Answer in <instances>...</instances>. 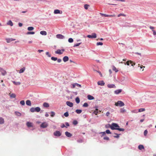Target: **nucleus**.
Returning a JSON list of instances; mask_svg holds the SVG:
<instances>
[{"label": "nucleus", "mask_w": 156, "mask_h": 156, "mask_svg": "<svg viewBox=\"0 0 156 156\" xmlns=\"http://www.w3.org/2000/svg\"><path fill=\"white\" fill-rule=\"evenodd\" d=\"M0 71L1 73L2 74L3 76H5L7 73L6 71L1 68H0Z\"/></svg>", "instance_id": "nucleus-5"}, {"label": "nucleus", "mask_w": 156, "mask_h": 156, "mask_svg": "<svg viewBox=\"0 0 156 156\" xmlns=\"http://www.w3.org/2000/svg\"><path fill=\"white\" fill-rule=\"evenodd\" d=\"M96 71L99 73V74L102 77V74H101V73L100 72L98 71Z\"/></svg>", "instance_id": "nucleus-63"}, {"label": "nucleus", "mask_w": 156, "mask_h": 156, "mask_svg": "<svg viewBox=\"0 0 156 156\" xmlns=\"http://www.w3.org/2000/svg\"><path fill=\"white\" fill-rule=\"evenodd\" d=\"M115 134L116 135V136H114V137L115 138H118L119 137V134H116V133H115Z\"/></svg>", "instance_id": "nucleus-52"}, {"label": "nucleus", "mask_w": 156, "mask_h": 156, "mask_svg": "<svg viewBox=\"0 0 156 156\" xmlns=\"http://www.w3.org/2000/svg\"><path fill=\"white\" fill-rule=\"evenodd\" d=\"M87 98H88V99L90 100H93L94 98V97L93 96H91V95H88L87 96Z\"/></svg>", "instance_id": "nucleus-22"}, {"label": "nucleus", "mask_w": 156, "mask_h": 156, "mask_svg": "<svg viewBox=\"0 0 156 156\" xmlns=\"http://www.w3.org/2000/svg\"><path fill=\"white\" fill-rule=\"evenodd\" d=\"M78 123V122L76 120H74L73 122V124L74 125H76Z\"/></svg>", "instance_id": "nucleus-49"}, {"label": "nucleus", "mask_w": 156, "mask_h": 156, "mask_svg": "<svg viewBox=\"0 0 156 156\" xmlns=\"http://www.w3.org/2000/svg\"><path fill=\"white\" fill-rule=\"evenodd\" d=\"M4 123V120L3 118L2 117L0 118V124H2Z\"/></svg>", "instance_id": "nucleus-28"}, {"label": "nucleus", "mask_w": 156, "mask_h": 156, "mask_svg": "<svg viewBox=\"0 0 156 156\" xmlns=\"http://www.w3.org/2000/svg\"><path fill=\"white\" fill-rule=\"evenodd\" d=\"M76 86H77V87H81V85L78 84L77 83H76Z\"/></svg>", "instance_id": "nucleus-61"}, {"label": "nucleus", "mask_w": 156, "mask_h": 156, "mask_svg": "<svg viewBox=\"0 0 156 156\" xmlns=\"http://www.w3.org/2000/svg\"><path fill=\"white\" fill-rule=\"evenodd\" d=\"M115 105L116 106H119L120 107H122L124 106L125 105L123 102L122 101H118L117 102L115 103Z\"/></svg>", "instance_id": "nucleus-3"}, {"label": "nucleus", "mask_w": 156, "mask_h": 156, "mask_svg": "<svg viewBox=\"0 0 156 156\" xmlns=\"http://www.w3.org/2000/svg\"><path fill=\"white\" fill-rule=\"evenodd\" d=\"M87 37L89 38H96L97 37L96 34L94 33L92 35H88L87 36Z\"/></svg>", "instance_id": "nucleus-6"}, {"label": "nucleus", "mask_w": 156, "mask_h": 156, "mask_svg": "<svg viewBox=\"0 0 156 156\" xmlns=\"http://www.w3.org/2000/svg\"><path fill=\"white\" fill-rule=\"evenodd\" d=\"M129 63H130L129 60V61H128L126 62V64H127V65L129 66ZM125 65L126 64V63H125Z\"/></svg>", "instance_id": "nucleus-59"}, {"label": "nucleus", "mask_w": 156, "mask_h": 156, "mask_svg": "<svg viewBox=\"0 0 156 156\" xmlns=\"http://www.w3.org/2000/svg\"><path fill=\"white\" fill-rule=\"evenodd\" d=\"M100 14L101 16H104L105 17H108V15H106V14H103V13H100Z\"/></svg>", "instance_id": "nucleus-47"}, {"label": "nucleus", "mask_w": 156, "mask_h": 156, "mask_svg": "<svg viewBox=\"0 0 156 156\" xmlns=\"http://www.w3.org/2000/svg\"><path fill=\"white\" fill-rule=\"evenodd\" d=\"M25 70V67H23L22 68L20 69L19 70V73H23Z\"/></svg>", "instance_id": "nucleus-20"}, {"label": "nucleus", "mask_w": 156, "mask_h": 156, "mask_svg": "<svg viewBox=\"0 0 156 156\" xmlns=\"http://www.w3.org/2000/svg\"><path fill=\"white\" fill-rule=\"evenodd\" d=\"M40 34L42 35H46L47 34V32L45 31H41L40 32Z\"/></svg>", "instance_id": "nucleus-19"}, {"label": "nucleus", "mask_w": 156, "mask_h": 156, "mask_svg": "<svg viewBox=\"0 0 156 156\" xmlns=\"http://www.w3.org/2000/svg\"><path fill=\"white\" fill-rule=\"evenodd\" d=\"M56 37L57 38L60 39H63L64 38V36L60 34H58L56 35Z\"/></svg>", "instance_id": "nucleus-8"}, {"label": "nucleus", "mask_w": 156, "mask_h": 156, "mask_svg": "<svg viewBox=\"0 0 156 156\" xmlns=\"http://www.w3.org/2000/svg\"><path fill=\"white\" fill-rule=\"evenodd\" d=\"M111 129L112 130H117L121 131H124V129L120 128L118 124L115 123H112Z\"/></svg>", "instance_id": "nucleus-1"}, {"label": "nucleus", "mask_w": 156, "mask_h": 156, "mask_svg": "<svg viewBox=\"0 0 156 156\" xmlns=\"http://www.w3.org/2000/svg\"><path fill=\"white\" fill-rule=\"evenodd\" d=\"M20 103L22 105H25V101L24 100L21 101Z\"/></svg>", "instance_id": "nucleus-41"}, {"label": "nucleus", "mask_w": 156, "mask_h": 156, "mask_svg": "<svg viewBox=\"0 0 156 156\" xmlns=\"http://www.w3.org/2000/svg\"><path fill=\"white\" fill-rule=\"evenodd\" d=\"M103 44V43L101 42H97L96 44V45L97 46L99 45H102Z\"/></svg>", "instance_id": "nucleus-48"}, {"label": "nucleus", "mask_w": 156, "mask_h": 156, "mask_svg": "<svg viewBox=\"0 0 156 156\" xmlns=\"http://www.w3.org/2000/svg\"><path fill=\"white\" fill-rule=\"evenodd\" d=\"M34 29V27H29L27 28V30L29 31L32 30Z\"/></svg>", "instance_id": "nucleus-31"}, {"label": "nucleus", "mask_w": 156, "mask_h": 156, "mask_svg": "<svg viewBox=\"0 0 156 156\" xmlns=\"http://www.w3.org/2000/svg\"><path fill=\"white\" fill-rule=\"evenodd\" d=\"M82 110L80 109H77L76 110V112L77 114H80L82 112Z\"/></svg>", "instance_id": "nucleus-35"}, {"label": "nucleus", "mask_w": 156, "mask_h": 156, "mask_svg": "<svg viewBox=\"0 0 156 156\" xmlns=\"http://www.w3.org/2000/svg\"><path fill=\"white\" fill-rule=\"evenodd\" d=\"M130 63L131 64L132 66H133L135 65V63L132 61L129 60Z\"/></svg>", "instance_id": "nucleus-38"}, {"label": "nucleus", "mask_w": 156, "mask_h": 156, "mask_svg": "<svg viewBox=\"0 0 156 156\" xmlns=\"http://www.w3.org/2000/svg\"><path fill=\"white\" fill-rule=\"evenodd\" d=\"M26 104L28 106H30L31 105V102L30 100H27L26 101Z\"/></svg>", "instance_id": "nucleus-23"}, {"label": "nucleus", "mask_w": 156, "mask_h": 156, "mask_svg": "<svg viewBox=\"0 0 156 156\" xmlns=\"http://www.w3.org/2000/svg\"><path fill=\"white\" fill-rule=\"evenodd\" d=\"M122 91V90L121 89H119L115 91L114 92L115 94H118L120 93Z\"/></svg>", "instance_id": "nucleus-16"}, {"label": "nucleus", "mask_w": 156, "mask_h": 156, "mask_svg": "<svg viewBox=\"0 0 156 156\" xmlns=\"http://www.w3.org/2000/svg\"><path fill=\"white\" fill-rule=\"evenodd\" d=\"M9 96H10V97L11 98H16V95L15 94H13H13L9 93Z\"/></svg>", "instance_id": "nucleus-18"}, {"label": "nucleus", "mask_w": 156, "mask_h": 156, "mask_svg": "<svg viewBox=\"0 0 156 156\" xmlns=\"http://www.w3.org/2000/svg\"><path fill=\"white\" fill-rule=\"evenodd\" d=\"M107 86L109 88H115L116 87L114 84H108L107 85Z\"/></svg>", "instance_id": "nucleus-13"}, {"label": "nucleus", "mask_w": 156, "mask_h": 156, "mask_svg": "<svg viewBox=\"0 0 156 156\" xmlns=\"http://www.w3.org/2000/svg\"><path fill=\"white\" fill-rule=\"evenodd\" d=\"M12 82L15 85H20V84H21V83L20 82H16L15 81H12Z\"/></svg>", "instance_id": "nucleus-27"}, {"label": "nucleus", "mask_w": 156, "mask_h": 156, "mask_svg": "<svg viewBox=\"0 0 156 156\" xmlns=\"http://www.w3.org/2000/svg\"><path fill=\"white\" fill-rule=\"evenodd\" d=\"M63 60L64 62H66L69 60V58L67 56H65L63 57Z\"/></svg>", "instance_id": "nucleus-17"}, {"label": "nucleus", "mask_w": 156, "mask_h": 156, "mask_svg": "<svg viewBox=\"0 0 156 156\" xmlns=\"http://www.w3.org/2000/svg\"><path fill=\"white\" fill-rule=\"evenodd\" d=\"M62 12L61 11V12H60V10L58 9H55L54 11V13L55 14H62Z\"/></svg>", "instance_id": "nucleus-14"}, {"label": "nucleus", "mask_w": 156, "mask_h": 156, "mask_svg": "<svg viewBox=\"0 0 156 156\" xmlns=\"http://www.w3.org/2000/svg\"><path fill=\"white\" fill-rule=\"evenodd\" d=\"M61 134L60 132L59 131H56L54 133V135L56 136H60Z\"/></svg>", "instance_id": "nucleus-4"}, {"label": "nucleus", "mask_w": 156, "mask_h": 156, "mask_svg": "<svg viewBox=\"0 0 156 156\" xmlns=\"http://www.w3.org/2000/svg\"><path fill=\"white\" fill-rule=\"evenodd\" d=\"M64 115L66 117H67L69 116V114L68 112H66L64 113Z\"/></svg>", "instance_id": "nucleus-50"}, {"label": "nucleus", "mask_w": 156, "mask_h": 156, "mask_svg": "<svg viewBox=\"0 0 156 156\" xmlns=\"http://www.w3.org/2000/svg\"><path fill=\"white\" fill-rule=\"evenodd\" d=\"M115 16V14H113L112 15H108V17H114Z\"/></svg>", "instance_id": "nucleus-58"}, {"label": "nucleus", "mask_w": 156, "mask_h": 156, "mask_svg": "<svg viewBox=\"0 0 156 156\" xmlns=\"http://www.w3.org/2000/svg\"><path fill=\"white\" fill-rule=\"evenodd\" d=\"M89 6V5L86 4L84 5V8L85 9H87Z\"/></svg>", "instance_id": "nucleus-45"}, {"label": "nucleus", "mask_w": 156, "mask_h": 156, "mask_svg": "<svg viewBox=\"0 0 156 156\" xmlns=\"http://www.w3.org/2000/svg\"><path fill=\"white\" fill-rule=\"evenodd\" d=\"M126 112V110L124 108H121L120 110V112L122 113H123Z\"/></svg>", "instance_id": "nucleus-30"}, {"label": "nucleus", "mask_w": 156, "mask_h": 156, "mask_svg": "<svg viewBox=\"0 0 156 156\" xmlns=\"http://www.w3.org/2000/svg\"><path fill=\"white\" fill-rule=\"evenodd\" d=\"M104 139L105 140H109V138L107 136L105 137L104 138Z\"/></svg>", "instance_id": "nucleus-56"}, {"label": "nucleus", "mask_w": 156, "mask_h": 156, "mask_svg": "<svg viewBox=\"0 0 156 156\" xmlns=\"http://www.w3.org/2000/svg\"><path fill=\"white\" fill-rule=\"evenodd\" d=\"M15 39H13L12 38H7L6 39V40L7 43H9L11 41L15 40Z\"/></svg>", "instance_id": "nucleus-10"}, {"label": "nucleus", "mask_w": 156, "mask_h": 156, "mask_svg": "<svg viewBox=\"0 0 156 156\" xmlns=\"http://www.w3.org/2000/svg\"><path fill=\"white\" fill-rule=\"evenodd\" d=\"M57 60L58 62H59V63L60 62L62 61V60L61 59H59V58L58 59H57Z\"/></svg>", "instance_id": "nucleus-62"}, {"label": "nucleus", "mask_w": 156, "mask_h": 156, "mask_svg": "<svg viewBox=\"0 0 156 156\" xmlns=\"http://www.w3.org/2000/svg\"><path fill=\"white\" fill-rule=\"evenodd\" d=\"M27 125L28 127H32V123L31 122H27Z\"/></svg>", "instance_id": "nucleus-24"}, {"label": "nucleus", "mask_w": 156, "mask_h": 156, "mask_svg": "<svg viewBox=\"0 0 156 156\" xmlns=\"http://www.w3.org/2000/svg\"><path fill=\"white\" fill-rule=\"evenodd\" d=\"M46 55H47V56H48V57H51V55L49 53V52H47L46 53Z\"/></svg>", "instance_id": "nucleus-51"}, {"label": "nucleus", "mask_w": 156, "mask_h": 156, "mask_svg": "<svg viewBox=\"0 0 156 156\" xmlns=\"http://www.w3.org/2000/svg\"><path fill=\"white\" fill-rule=\"evenodd\" d=\"M76 83H74V84H72V86H73V88H74L75 86H76Z\"/></svg>", "instance_id": "nucleus-64"}, {"label": "nucleus", "mask_w": 156, "mask_h": 156, "mask_svg": "<svg viewBox=\"0 0 156 156\" xmlns=\"http://www.w3.org/2000/svg\"><path fill=\"white\" fill-rule=\"evenodd\" d=\"M30 110L32 112H39L41 110V108L39 107H37L36 108H31L30 109Z\"/></svg>", "instance_id": "nucleus-2"}, {"label": "nucleus", "mask_w": 156, "mask_h": 156, "mask_svg": "<svg viewBox=\"0 0 156 156\" xmlns=\"http://www.w3.org/2000/svg\"><path fill=\"white\" fill-rule=\"evenodd\" d=\"M110 114V112H108L106 114V115L107 117H109V115Z\"/></svg>", "instance_id": "nucleus-57"}, {"label": "nucleus", "mask_w": 156, "mask_h": 156, "mask_svg": "<svg viewBox=\"0 0 156 156\" xmlns=\"http://www.w3.org/2000/svg\"><path fill=\"white\" fill-rule=\"evenodd\" d=\"M62 51H64V49H62V50L58 49L55 51V53L56 54L60 55L62 53Z\"/></svg>", "instance_id": "nucleus-9"}, {"label": "nucleus", "mask_w": 156, "mask_h": 156, "mask_svg": "<svg viewBox=\"0 0 156 156\" xmlns=\"http://www.w3.org/2000/svg\"><path fill=\"white\" fill-rule=\"evenodd\" d=\"M75 100L76 103L78 104L79 103V102H80V100L78 97H77L76 98Z\"/></svg>", "instance_id": "nucleus-33"}, {"label": "nucleus", "mask_w": 156, "mask_h": 156, "mask_svg": "<svg viewBox=\"0 0 156 156\" xmlns=\"http://www.w3.org/2000/svg\"><path fill=\"white\" fill-rule=\"evenodd\" d=\"M111 125H110L109 124H108L105 125V127L106 128H111Z\"/></svg>", "instance_id": "nucleus-39"}, {"label": "nucleus", "mask_w": 156, "mask_h": 156, "mask_svg": "<svg viewBox=\"0 0 156 156\" xmlns=\"http://www.w3.org/2000/svg\"><path fill=\"white\" fill-rule=\"evenodd\" d=\"M48 126V124L46 122L42 123L41 125V127L43 128H46Z\"/></svg>", "instance_id": "nucleus-7"}, {"label": "nucleus", "mask_w": 156, "mask_h": 156, "mask_svg": "<svg viewBox=\"0 0 156 156\" xmlns=\"http://www.w3.org/2000/svg\"><path fill=\"white\" fill-rule=\"evenodd\" d=\"M152 31L153 32V34L154 35H156V32L154 30H152Z\"/></svg>", "instance_id": "nucleus-60"}, {"label": "nucleus", "mask_w": 156, "mask_h": 156, "mask_svg": "<svg viewBox=\"0 0 156 156\" xmlns=\"http://www.w3.org/2000/svg\"><path fill=\"white\" fill-rule=\"evenodd\" d=\"M106 133L107 134H111V133L110 132V131L108 129H107L106 131Z\"/></svg>", "instance_id": "nucleus-55"}, {"label": "nucleus", "mask_w": 156, "mask_h": 156, "mask_svg": "<svg viewBox=\"0 0 156 156\" xmlns=\"http://www.w3.org/2000/svg\"><path fill=\"white\" fill-rule=\"evenodd\" d=\"M145 111V108H141L139 109L138 112H141L144 111Z\"/></svg>", "instance_id": "nucleus-36"}, {"label": "nucleus", "mask_w": 156, "mask_h": 156, "mask_svg": "<svg viewBox=\"0 0 156 156\" xmlns=\"http://www.w3.org/2000/svg\"><path fill=\"white\" fill-rule=\"evenodd\" d=\"M66 104L67 105L69 106V107H72L73 106V103L69 101H67L66 102Z\"/></svg>", "instance_id": "nucleus-11"}, {"label": "nucleus", "mask_w": 156, "mask_h": 156, "mask_svg": "<svg viewBox=\"0 0 156 156\" xmlns=\"http://www.w3.org/2000/svg\"><path fill=\"white\" fill-rule=\"evenodd\" d=\"M7 24L8 25H10L11 26H13V23H12V22L11 21V20H9V21L8 23H7Z\"/></svg>", "instance_id": "nucleus-29"}, {"label": "nucleus", "mask_w": 156, "mask_h": 156, "mask_svg": "<svg viewBox=\"0 0 156 156\" xmlns=\"http://www.w3.org/2000/svg\"><path fill=\"white\" fill-rule=\"evenodd\" d=\"M138 148L139 149L141 150L142 149H144V147L143 145H139L138 147Z\"/></svg>", "instance_id": "nucleus-26"}, {"label": "nucleus", "mask_w": 156, "mask_h": 156, "mask_svg": "<svg viewBox=\"0 0 156 156\" xmlns=\"http://www.w3.org/2000/svg\"><path fill=\"white\" fill-rule=\"evenodd\" d=\"M81 43H80L77 44H75L74 45V47H76L80 45Z\"/></svg>", "instance_id": "nucleus-53"}, {"label": "nucleus", "mask_w": 156, "mask_h": 156, "mask_svg": "<svg viewBox=\"0 0 156 156\" xmlns=\"http://www.w3.org/2000/svg\"><path fill=\"white\" fill-rule=\"evenodd\" d=\"M73 39L72 38H69L68 39V41L70 43H72L73 42Z\"/></svg>", "instance_id": "nucleus-43"}, {"label": "nucleus", "mask_w": 156, "mask_h": 156, "mask_svg": "<svg viewBox=\"0 0 156 156\" xmlns=\"http://www.w3.org/2000/svg\"><path fill=\"white\" fill-rule=\"evenodd\" d=\"M51 116L52 117H53L55 115V113L53 112H51Z\"/></svg>", "instance_id": "nucleus-46"}, {"label": "nucleus", "mask_w": 156, "mask_h": 156, "mask_svg": "<svg viewBox=\"0 0 156 156\" xmlns=\"http://www.w3.org/2000/svg\"><path fill=\"white\" fill-rule=\"evenodd\" d=\"M51 59L52 60L55 61L57 60V58L52 57H51Z\"/></svg>", "instance_id": "nucleus-40"}, {"label": "nucleus", "mask_w": 156, "mask_h": 156, "mask_svg": "<svg viewBox=\"0 0 156 156\" xmlns=\"http://www.w3.org/2000/svg\"><path fill=\"white\" fill-rule=\"evenodd\" d=\"M15 114L17 116H20L21 115V114L20 112H15Z\"/></svg>", "instance_id": "nucleus-34"}, {"label": "nucleus", "mask_w": 156, "mask_h": 156, "mask_svg": "<svg viewBox=\"0 0 156 156\" xmlns=\"http://www.w3.org/2000/svg\"><path fill=\"white\" fill-rule=\"evenodd\" d=\"M121 16H126V15L124 14H122V13H120L118 15V17H119Z\"/></svg>", "instance_id": "nucleus-42"}, {"label": "nucleus", "mask_w": 156, "mask_h": 156, "mask_svg": "<svg viewBox=\"0 0 156 156\" xmlns=\"http://www.w3.org/2000/svg\"><path fill=\"white\" fill-rule=\"evenodd\" d=\"M88 106V104L87 103H85L83 105V106L85 107H87Z\"/></svg>", "instance_id": "nucleus-44"}, {"label": "nucleus", "mask_w": 156, "mask_h": 156, "mask_svg": "<svg viewBox=\"0 0 156 156\" xmlns=\"http://www.w3.org/2000/svg\"><path fill=\"white\" fill-rule=\"evenodd\" d=\"M148 132L147 131V130H145L144 132V134L145 136H146L147 133Z\"/></svg>", "instance_id": "nucleus-54"}, {"label": "nucleus", "mask_w": 156, "mask_h": 156, "mask_svg": "<svg viewBox=\"0 0 156 156\" xmlns=\"http://www.w3.org/2000/svg\"><path fill=\"white\" fill-rule=\"evenodd\" d=\"M35 34V32H34L33 31H31V32H28L27 33V35L29 34Z\"/></svg>", "instance_id": "nucleus-32"}, {"label": "nucleus", "mask_w": 156, "mask_h": 156, "mask_svg": "<svg viewBox=\"0 0 156 156\" xmlns=\"http://www.w3.org/2000/svg\"><path fill=\"white\" fill-rule=\"evenodd\" d=\"M66 136L68 137H70L72 136V134L68 132H66L65 133Z\"/></svg>", "instance_id": "nucleus-15"}, {"label": "nucleus", "mask_w": 156, "mask_h": 156, "mask_svg": "<svg viewBox=\"0 0 156 156\" xmlns=\"http://www.w3.org/2000/svg\"><path fill=\"white\" fill-rule=\"evenodd\" d=\"M112 70L115 72H117L118 71V70L114 66H112Z\"/></svg>", "instance_id": "nucleus-25"}, {"label": "nucleus", "mask_w": 156, "mask_h": 156, "mask_svg": "<svg viewBox=\"0 0 156 156\" xmlns=\"http://www.w3.org/2000/svg\"><path fill=\"white\" fill-rule=\"evenodd\" d=\"M98 109L97 108H96L95 110L94 111V112H93V113L95 114L96 115H97L98 113Z\"/></svg>", "instance_id": "nucleus-37"}, {"label": "nucleus", "mask_w": 156, "mask_h": 156, "mask_svg": "<svg viewBox=\"0 0 156 156\" xmlns=\"http://www.w3.org/2000/svg\"><path fill=\"white\" fill-rule=\"evenodd\" d=\"M98 84L99 85L102 86L104 85L105 83L103 81H99L98 82Z\"/></svg>", "instance_id": "nucleus-12"}, {"label": "nucleus", "mask_w": 156, "mask_h": 156, "mask_svg": "<svg viewBox=\"0 0 156 156\" xmlns=\"http://www.w3.org/2000/svg\"><path fill=\"white\" fill-rule=\"evenodd\" d=\"M43 105L44 107H46V108L48 107L49 106V104L48 103H46V102L44 103H43Z\"/></svg>", "instance_id": "nucleus-21"}]
</instances>
